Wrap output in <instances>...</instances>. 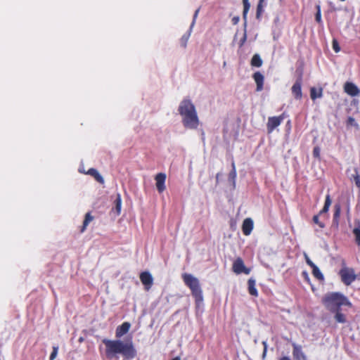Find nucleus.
Returning a JSON list of instances; mask_svg holds the SVG:
<instances>
[{"label":"nucleus","instance_id":"obj_13","mask_svg":"<svg viewBox=\"0 0 360 360\" xmlns=\"http://www.w3.org/2000/svg\"><path fill=\"white\" fill-rule=\"evenodd\" d=\"M130 326L131 325L129 322H124L121 326H118L115 332L116 337L118 338L122 337L129 331Z\"/></svg>","mask_w":360,"mask_h":360},{"label":"nucleus","instance_id":"obj_44","mask_svg":"<svg viewBox=\"0 0 360 360\" xmlns=\"http://www.w3.org/2000/svg\"><path fill=\"white\" fill-rule=\"evenodd\" d=\"M303 274L304 275L305 277H307V274L306 272H303Z\"/></svg>","mask_w":360,"mask_h":360},{"label":"nucleus","instance_id":"obj_35","mask_svg":"<svg viewBox=\"0 0 360 360\" xmlns=\"http://www.w3.org/2000/svg\"><path fill=\"white\" fill-rule=\"evenodd\" d=\"M316 9H317V13L316 14L315 18L318 22H320L321 21V8H320L319 5L316 6Z\"/></svg>","mask_w":360,"mask_h":360},{"label":"nucleus","instance_id":"obj_45","mask_svg":"<svg viewBox=\"0 0 360 360\" xmlns=\"http://www.w3.org/2000/svg\"><path fill=\"white\" fill-rule=\"evenodd\" d=\"M219 179V174H217V180Z\"/></svg>","mask_w":360,"mask_h":360},{"label":"nucleus","instance_id":"obj_25","mask_svg":"<svg viewBox=\"0 0 360 360\" xmlns=\"http://www.w3.org/2000/svg\"><path fill=\"white\" fill-rule=\"evenodd\" d=\"M330 205H331V199H330V195H327L326 197L324 206H323V209L320 211V214H322L323 213H327Z\"/></svg>","mask_w":360,"mask_h":360},{"label":"nucleus","instance_id":"obj_41","mask_svg":"<svg viewBox=\"0 0 360 360\" xmlns=\"http://www.w3.org/2000/svg\"><path fill=\"white\" fill-rule=\"evenodd\" d=\"M239 22V17L235 16L232 18V22L233 25H236Z\"/></svg>","mask_w":360,"mask_h":360},{"label":"nucleus","instance_id":"obj_1","mask_svg":"<svg viewBox=\"0 0 360 360\" xmlns=\"http://www.w3.org/2000/svg\"><path fill=\"white\" fill-rule=\"evenodd\" d=\"M322 302L325 307L330 312L335 314L334 319L337 323H345L347 318L345 314L342 313V307H352V303L343 294L337 292L326 293Z\"/></svg>","mask_w":360,"mask_h":360},{"label":"nucleus","instance_id":"obj_20","mask_svg":"<svg viewBox=\"0 0 360 360\" xmlns=\"http://www.w3.org/2000/svg\"><path fill=\"white\" fill-rule=\"evenodd\" d=\"M248 291L251 295L257 296L258 292L255 288V280L250 278L248 280Z\"/></svg>","mask_w":360,"mask_h":360},{"label":"nucleus","instance_id":"obj_18","mask_svg":"<svg viewBox=\"0 0 360 360\" xmlns=\"http://www.w3.org/2000/svg\"><path fill=\"white\" fill-rule=\"evenodd\" d=\"M86 174L94 176V178L100 184H104V179L96 169H89Z\"/></svg>","mask_w":360,"mask_h":360},{"label":"nucleus","instance_id":"obj_17","mask_svg":"<svg viewBox=\"0 0 360 360\" xmlns=\"http://www.w3.org/2000/svg\"><path fill=\"white\" fill-rule=\"evenodd\" d=\"M292 354H293V356L297 360H302V359L305 360L306 359V356H305L304 354L302 352V348L300 346H298V345L294 344Z\"/></svg>","mask_w":360,"mask_h":360},{"label":"nucleus","instance_id":"obj_2","mask_svg":"<svg viewBox=\"0 0 360 360\" xmlns=\"http://www.w3.org/2000/svg\"><path fill=\"white\" fill-rule=\"evenodd\" d=\"M103 343L105 345V355L108 359H118L117 354H121L125 359H131L136 355V351L131 340L123 342L120 340L103 339Z\"/></svg>","mask_w":360,"mask_h":360},{"label":"nucleus","instance_id":"obj_26","mask_svg":"<svg viewBox=\"0 0 360 360\" xmlns=\"http://www.w3.org/2000/svg\"><path fill=\"white\" fill-rule=\"evenodd\" d=\"M330 205H331V199H330V195H327L326 197L324 206H323V209L320 211V214H322L323 213H327Z\"/></svg>","mask_w":360,"mask_h":360},{"label":"nucleus","instance_id":"obj_15","mask_svg":"<svg viewBox=\"0 0 360 360\" xmlns=\"http://www.w3.org/2000/svg\"><path fill=\"white\" fill-rule=\"evenodd\" d=\"M243 232L245 236L251 233L253 229V221L250 218H247L243 223Z\"/></svg>","mask_w":360,"mask_h":360},{"label":"nucleus","instance_id":"obj_24","mask_svg":"<svg viewBox=\"0 0 360 360\" xmlns=\"http://www.w3.org/2000/svg\"><path fill=\"white\" fill-rule=\"evenodd\" d=\"M264 1H259L257 6V11H256V18L257 20L261 19L262 15L264 12Z\"/></svg>","mask_w":360,"mask_h":360},{"label":"nucleus","instance_id":"obj_10","mask_svg":"<svg viewBox=\"0 0 360 360\" xmlns=\"http://www.w3.org/2000/svg\"><path fill=\"white\" fill-rule=\"evenodd\" d=\"M155 180L156 181L155 185H156V188H157L158 192L159 193L163 192L166 188L165 185V180H166V174L165 173H158L155 176Z\"/></svg>","mask_w":360,"mask_h":360},{"label":"nucleus","instance_id":"obj_43","mask_svg":"<svg viewBox=\"0 0 360 360\" xmlns=\"http://www.w3.org/2000/svg\"><path fill=\"white\" fill-rule=\"evenodd\" d=\"M172 360H181V359L179 357L177 356V357L174 358Z\"/></svg>","mask_w":360,"mask_h":360},{"label":"nucleus","instance_id":"obj_8","mask_svg":"<svg viewBox=\"0 0 360 360\" xmlns=\"http://www.w3.org/2000/svg\"><path fill=\"white\" fill-rule=\"evenodd\" d=\"M284 119L283 115L278 117H269L266 124L269 133H271L275 128L278 127Z\"/></svg>","mask_w":360,"mask_h":360},{"label":"nucleus","instance_id":"obj_11","mask_svg":"<svg viewBox=\"0 0 360 360\" xmlns=\"http://www.w3.org/2000/svg\"><path fill=\"white\" fill-rule=\"evenodd\" d=\"M292 94L296 99H301L302 94V78H298L292 86Z\"/></svg>","mask_w":360,"mask_h":360},{"label":"nucleus","instance_id":"obj_9","mask_svg":"<svg viewBox=\"0 0 360 360\" xmlns=\"http://www.w3.org/2000/svg\"><path fill=\"white\" fill-rule=\"evenodd\" d=\"M140 279L142 283L145 285V288L148 290L153 283V278L152 275L148 271H143L140 275Z\"/></svg>","mask_w":360,"mask_h":360},{"label":"nucleus","instance_id":"obj_39","mask_svg":"<svg viewBox=\"0 0 360 360\" xmlns=\"http://www.w3.org/2000/svg\"><path fill=\"white\" fill-rule=\"evenodd\" d=\"M313 155L315 158H319L320 156V148L319 147H315L313 150Z\"/></svg>","mask_w":360,"mask_h":360},{"label":"nucleus","instance_id":"obj_5","mask_svg":"<svg viewBox=\"0 0 360 360\" xmlns=\"http://www.w3.org/2000/svg\"><path fill=\"white\" fill-rule=\"evenodd\" d=\"M340 276L346 285H349L356 278L354 271L347 267H344L340 271Z\"/></svg>","mask_w":360,"mask_h":360},{"label":"nucleus","instance_id":"obj_40","mask_svg":"<svg viewBox=\"0 0 360 360\" xmlns=\"http://www.w3.org/2000/svg\"><path fill=\"white\" fill-rule=\"evenodd\" d=\"M262 344H263V345H264V351H263V354H262V356H263V357H264V356H265V355H266V350H267L266 342V341H263V342H262Z\"/></svg>","mask_w":360,"mask_h":360},{"label":"nucleus","instance_id":"obj_31","mask_svg":"<svg viewBox=\"0 0 360 360\" xmlns=\"http://www.w3.org/2000/svg\"><path fill=\"white\" fill-rule=\"evenodd\" d=\"M347 126H353L356 128L359 127L358 123L355 121L354 118L352 117H349L347 120Z\"/></svg>","mask_w":360,"mask_h":360},{"label":"nucleus","instance_id":"obj_34","mask_svg":"<svg viewBox=\"0 0 360 360\" xmlns=\"http://www.w3.org/2000/svg\"><path fill=\"white\" fill-rule=\"evenodd\" d=\"M199 11H200V8H198V9L195 11V13H194L193 18V20H192V22H191V25H190V27H189V28H191V30H193V27H194V25H195V20H196V18H197V17H198V15Z\"/></svg>","mask_w":360,"mask_h":360},{"label":"nucleus","instance_id":"obj_27","mask_svg":"<svg viewBox=\"0 0 360 360\" xmlns=\"http://www.w3.org/2000/svg\"><path fill=\"white\" fill-rule=\"evenodd\" d=\"M311 269L312 274L314 276V277H316L317 279L320 281L323 280V275L316 265H315L314 267H311Z\"/></svg>","mask_w":360,"mask_h":360},{"label":"nucleus","instance_id":"obj_14","mask_svg":"<svg viewBox=\"0 0 360 360\" xmlns=\"http://www.w3.org/2000/svg\"><path fill=\"white\" fill-rule=\"evenodd\" d=\"M253 79L257 84L256 90L257 91H261L263 89L264 84V76L259 72H256L253 75Z\"/></svg>","mask_w":360,"mask_h":360},{"label":"nucleus","instance_id":"obj_29","mask_svg":"<svg viewBox=\"0 0 360 360\" xmlns=\"http://www.w3.org/2000/svg\"><path fill=\"white\" fill-rule=\"evenodd\" d=\"M350 179L354 181L358 188H360V175H359L356 169H354V174H351Z\"/></svg>","mask_w":360,"mask_h":360},{"label":"nucleus","instance_id":"obj_6","mask_svg":"<svg viewBox=\"0 0 360 360\" xmlns=\"http://www.w3.org/2000/svg\"><path fill=\"white\" fill-rule=\"evenodd\" d=\"M243 18L244 20V34L243 38L240 39L239 46L240 47L243 46L244 43L245 42L247 39V33H246V26H247V15L248 13L250 8V4L249 2V0H243Z\"/></svg>","mask_w":360,"mask_h":360},{"label":"nucleus","instance_id":"obj_12","mask_svg":"<svg viewBox=\"0 0 360 360\" xmlns=\"http://www.w3.org/2000/svg\"><path fill=\"white\" fill-rule=\"evenodd\" d=\"M344 89L347 94L352 96H356L360 93V90L352 82H346L344 86Z\"/></svg>","mask_w":360,"mask_h":360},{"label":"nucleus","instance_id":"obj_4","mask_svg":"<svg viewBox=\"0 0 360 360\" xmlns=\"http://www.w3.org/2000/svg\"><path fill=\"white\" fill-rule=\"evenodd\" d=\"M183 280L191 289L192 295L195 299L196 305L199 307L202 303L203 296L198 279L191 274H185L183 275Z\"/></svg>","mask_w":360,"mask_h":360},{"label":"nucleus","instance_id":"obj_36","mask_svg":"<svg viewBox=\"0 0 360 360\" xmlns=\"http://www.w3.org/2000/svg\"><path fill=\"white\" fill-rule=\"evenodd\" d=\"M333 49L335 53H338L340 51V47L337 40H333Z\"/></svg>","mask_w":360,"mask_h":360},{"label":"nucleus","instance_id":"obj_22","mask_svg":"<svg viewBox=\"0 0 360 360\" xmlns=\"http://www.w3.org/2000/svg\"><path fill=\"white\" fill-rule=\"evenodd\" d=\"M193 30H191V28H189V30H188V32L186 33H185L181 38L180 39V44L181 46L183 47V48H186V46H187V42L189 39V37L191 34V32H192Z\"/></svg>","mask_w":360,"mask_h":360},{"label":"nucleus","instance_id":"obj_21","mask_svg":"<svg viewBox=\"0 0 360 360\" xmlns=\"http://www.w3.org/2000/svg\"><path fill=\"white\" fill-rule=\"evenodd\" d=\"M251 65L253 67L259 68L262 65L263 61L260 56L257 53L255 54L251 59Z\"/></svg>","mask_w":360,"mask_h":360},{"label":"nucleus","instance_id":"obj_16","mask_svg":"<svg viewBox=\"0 0 360 360\" xmlns=\"http://www.w3.org/2000/svg\"><path fill=\"white\" fill-rule=\"evenodd\" d=\"M122 204V201L121 195L119 193H116V195L115 196V199L113 200L114 206L112 208V210H115L116 212L117 215H120L121 213Z\"/></svg>","mask_w":360,"mask_h":360},{"label":"nucleus","instance_id":"obj_3","mask_svg":"<svg viewBox=\"0 0 360 360\" xmlns=\"http://www.w3.org/2000/svg\"><path fill=\"white\" fill-rule=\"evenodd\" d=\"M178 112L182 117L183 125L190 129H195L199 125V119L195 105L191 99L184 98L179 103Z\"/></svg>","mask_w":360,"mask_h":360},{"label":"nucleus","instance_id":"obj_19","mask_svg":"<svg viewBox=\"0 0 360 360\" xmlns=\"http://www.w3.org/2000/svg\"><path fill=\"white\" fill-rule=\"evenodd\" d=\"M323 96V89L319 88L316 89L315 87H311L310 89V97L314 101L318 98H321Z\"/></svg>","mask_w":360,"mask_h":360},{"label":"nucleus","instance_id":"obj_33","mask_svg":"<svg viewBox=\"0 0 360 360\" xmlns=\"http://www.w3.org/2000/svg\"><path fill=\"white\" fill-rule=\"evenodd\" d=\"M58 346H54L53 347V351L50 355V360H54L58 354Z\"/></svg>","mask_w":360,"mask_h":360},{"label":"nucleus","instance_id":"obj_28","mask_svg":"<svg viewBox=\"0 0 360 360\" xmlns=\"http://www.w3.org/2000/svg\"><path fill=\"white\" fill-rule=\"evenodd\" d=\"M93 219H94V217L91 215L90 213L88 212V213L86 214L85 219H84V222H83V226H82V230H81L82 232L84 231V230L86 229V226L93 220Z\"/></svg>","mask_w":360,"mask_h":360},{"label":"nucleus","instance_id":"obj_38","mask_svg":"<svg viewBox=\"0 0 360 360\" xmlns=\"http://www.w3.org/2000/svg\"><path fill=\"white\" fill-rule=\"evenodd\" d=\"M304 257L307 264L311 267H314L316 264L309 259L307 254H304Z\"/></svg>","mask_w":360,"mask_h":360},{"label":"nucleus","instance_id":"obj_37","mask_svg":"<svg viewBox=\"0 0 360 360\" xmlns=\"http://www.w3.org/2000/svg\"><path fill=\"white\" fill-rule=\"evenodd\" d=\"M313 221H314V222L315 224H318L321 228H323L324 227V224H323V223L319 221V217L317 215H315L313 217Z\"/></svg>","mask_w":360,"mask_h":360},{"label":"nucleus","instance_id":"obj_23","mask_svg":"<svg viewBox=\"0 0 360 360\" xmlns=\"http://www.w3.org/2000/svg\"><path fill=\"white\" fill-rule=\"evenodd\" d=\"M335 212L333 215V223L337 226L338 225V219L340 216L341 207L339 204H335L334 206Z\"/></svg>","mask_w":360,"mask_h":360},{"label":"nucleus","instance_id":"obj_30","mask_svg":"<svg viewBox=\"0 0 360 360\" xmlns=\"http://www.w3.org/2000/svg\"><path fill=\"white\" fill-rule=\"evenodd\" d=\"M233 169L229 173V179L230 181L232 182L233 186L235 187L236 186V171L235 169L234 164H232Z\"/></svg>","mask_w":360,"mask_h":360},{"label":"nucleus","instance_id":"obj_32","mask_svg":"<svg viewBox=\"0 0 360 360\" xmlns=\"http://www.w3.org/2000/svg\"><path fill=\"white\" fill-rule=\"evenodd\" d=\"M353 233L355 236V240L358 245L360 246V229L355 228L353 231Z\"/></svg>","mask_w":360,"mask_h":360},{"label":"nucleus","instance_id":"obj_42","mask_svg":"<svg viewBox=\"0 0 360 360\" xmlns=\"http://www.w3.org/2000/svg\"><path fill=\"white\" fill-rule=\"evenodd\" d=\"M279 360H291V359L288 356H283V357L281 358Z\"/></svg>","mask_w":360,"mask_h":360},{"label":"nucleus","instance_id":"obj_7","mask_svg":"<svg viewBox=\"0 0 360 360\" xmlns=\"http://www.w3.org/2000/svg\"><path fill=\"white\" fill-rule=\"evenodd\" d=\"M233 271L237 274L242 273H244L245 274H249L250 272V270L245 267L243 261L240 257L237 258L234 261L233 264Z\"/></svg>","mask_w":360,"mask_h":360}]
</instances>
